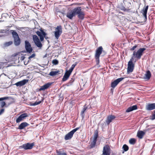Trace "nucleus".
Returning a JSON list of instances; mask_svg holds the SVG:
<instances>
[{
    "label": "nucleus",
    "instance_id": "nucleus-1",
    "mask_svg": "<svg viewBox=\"0 0 155 155\" xmlns=\"http://www.w3.org/2000/svg\"><path fill=\"white\" fill-rule=\"evenodd\" d=\"M77 15L78 18L83 20L84 16V13L82 10L81 7H78L75 8L72 10L69 11L67 13L66 16L70 19H72L73 17Z\"/></svg>",
    "mask_w": 155,
    "mask_h": 155
},
{
    "label": "nucleus",
    "instance_id": "nucleus-2",
    "mask_svg": "<svg viewBox=\"0 0 155 155\" xmlns=\"http://www.w3.org/2000/svg\"><path fill=\"white\" fill-rule=\"evenodd\" d=\"M146 50L145 48H141L138 49L137 52L134 51L133 55L135 58H137L138 59H140L143 55V53L144 51Z\"/></svg>",
    "mask_w": 155,
    "mask_h": 155
},
{
    "label": "nucleus",
    "instance_id": "nucleus-3",
    "mask_svg": "<svg viewBox=\"0 0 155 155\" xmlns=\"http://www.w3.org/2000/svg\"><path fill=\"white\" fill-rule=\"evenodd\" d=\"M103 48L101 46L99 47L96 51L95 57L96 59L97 64L99 63L100 56L101 54Z\"/></svg>",
    "mask_w": 155,
    "mask_h": 155
},
{
    "label": "nucleus",
    "instance_id": "nucleus-4",
    "mask_svg": "<svg viewBox=\"0 0 155 155\" xmlns=\"http://www.w3.org/2000/svg\"><path fill=\"white\" fill-rule=\"evenodd\" d=\"M78 129L79 128H75L66 134L64 138V139L65 140L71 139L74 133L76 132Z\"/></svg>",
    "mask_w": 155,
    "mask_h": 155
},
{
    "label": "nucleus",
    "instance_id": "nucleus-5",
    "mask_svg": "<svg viewBox=\"0 0 155 155\" xmlns=\"http://www.w3.org/2000/svg\"><path fill=\"white\" fill-rule=\"evenodd\" d=\"M33 39L35 45L38 47L41 48L42 47V45L36 35H34L33 36Z\"/></svg>",
    "mask_w": 155,
    "mask_h": 155
},
{
    "label": "nucleus",
    "instance_id": "nucleus-6",
    "mask_svg": "<svg viewBox=\"0 0 155 155\" xmlns=\"http://www.w3.org/2000/svg\"><path fill=\"white\" fill-rule=\"evenodd\" d=\"M62 32L61 26H57L54 32V36L57 39H58Z\"/></svg>",
    "mask_w": 155,
    "mask_h": 155
},
{
    "label": "nucleus",
    "instance_id": "nucleus-7",
    "mask_svg": "<svg viewBox=\"0 0 155 155\" xmlns=\"http://www.w3.org/2000/svg\"><path fill=\"white\" fill-rule=\"evenodd\" d=\"M36 34L40 37V41H43L44 37H45L46 39L48 38V37L45 36L46 35V34L42 30L41 31V32L37 31L36 32Z\"/></svg>",
    "mask_w": 155,
    "mask_h": 155
},
{
    "label": "nucleus",
    "instance_id": "nucleus-8",
    "mask_svg": "<svg viewBox=\"0 0 155 155\" xmlns=\"http://www.w3.org/2000/svg\"><path fill=\"white\" fill-rule=\"evenodd\" d=\"M132 59H131L129 61L128 64L127 71L128 73H130L133 71L134 68V64L132 62Z\"/></svg>",
    "mask_w": 155,
    "mask_h": 155
},
{
    "label": "nucleus",
    "instance_id": "nucleus-9",
    "mask_svg": "<svg viewBox=\"0 0 155 155\" xmlns=\"http://www.w3.org/2000/svg\"><path fill=\"white\" fill-rule=\"evenodd\" d=\"M25 48L27 52L30 53L32 51L33 49L31 46V45L28 41H25Z\"/></svg>",
    "mask_w": 155,
    "mask_h": 155
},
{
    "label": "nucleus",
    "instance_id": "nucleus-10",
    "mask_svg": "<svg viewBox=\"0 0 155 155\" xmlns=\"http://www.w3.org/2000/svg\"><path fill=\"white\" fill-rule=\"evenodd\" d=\"M98 137V132H95L92 141L91 142L90 145L91 147L93 148L94 147L96 143L97 139Z\"/></svg>",
    "mask_w": 155,
    "mask_h": 155
},
{
    "label": "nucleus",
    "instance_id": "nucleus-11",
    "mask_svg": "<svg viewBox=\"0 0 155 155\" xmlns=\"http://www.w3.org/2000/svg\"><path fill=\"white\" fill-rule=\"evenodd\" d=\"M124 79V78H120L117 79L111 83V87L113 88H114L118 84L123 80Z\"/></svg>",
    "mask_w": 155,
    "mask_h": 155
},
{
    "label": "nucleus",
    "instance_id": "nucleus-12",
    "mask_svg": "<svg viewBox=\"0 0 155 155\" xmlns=\"http://www.w3.org/2000/svg\"><path fill=\"white\" fill-rule=\"evenodd\" d=\"M34 145V143H27L24 144L22 146V147L25 150H29L31 149Z\"/></svg>",
    "mask_w": 155,
    "mask_h": 155
},
{
    "label": "nucleus",
    "instance_id": "nucleus-13",
    "mask_svg": "<svg viewBox=\"0 0 155 155\" xmlns=\"http://www.w3.org/2000/svg\"><path fill=\"white\" fill-rule=\"evenodd\" d=\"M27 114L26 113H23L21 114L16 120V122L18 123L22 121L26 117H28Z\"/></svg>",
    "mask_w": 155,
    "mask_h": 155
},
{
    "label": "nucleus",
    "instance_id": "nucleus-14",
    "mask_svg": "<svg viewBox=\"0 0 155 155\" xmlns=\"http://www.w3.org/2000/svg\"><path fill=\"white\" fill-rule=\"evenodd\" d=\"M116 118V117L113 115H110L108 116L106 120V123L107 125H109L110 123Z\"/></svg>",
    "mask_w": 155,
    "mask_h": 155
},
{
    "label": "nucleus",
    "instance_id": "nucleus-15",
    "mask_svg": "<svg viewBox=\"0 0 155 155\" xmlns=\"http://www.w3.org/2000/svg\"><path fill=\"white\" fill-rule=\"evenodd\" d=\"M110 148L108 145H106L103 148V155H110Z\"/></svg>",
    "mask_w": 155,
    "mask_h": 155
},
{
    "label": "nucleus",
    "instance_id": "nucleus-16",
    "mask_svg": "<svg viewBox=\"0 0 155 155\" xmlns=\"http://www.w3.org/2000/svg\"><path fill=\"white\" fill-rule=\"evenodd\" d=\"M28 81V80L24 79L21 81L17 82L15 84V85L17 86H21L25 85Z\"/></svg>",
    "mask_w": 155,
    "mask_h": 155
},
{
    "label": "nucleus",
    "instance_id": "nucleus-17",
    "mask_svg": "<svg viewBox=\"0 0 155 155\" xmlns=\"http://www.w3.org/2000/svg\"><path fill=\"white\" fill-rule=\"evenodd\" d=\"M148 8V6L147 5L145 8H144L141 11V13H142L144 17L146 20L147 19V14Z\"/></svg>",
    "mask_w": 155,
    "mask_h": 155
},
{
    "label": "nucleus",
    "instance_id": "nucleus-18",
    "mask_svg": "<svg viewBox=\"0 0 155 155\" xmlns=\"http://www.w3.org/2000/svg\"><path fill=\"white\" fill-rule=\"evenodd\" d=\"M155 109V103L149 104L146 106V109L147 110H153Z\"/></svg>",
    "mask_w": 155,
    "mask_h": 155
},
{
    "label": "nucleus",
    "instance_id": "nucleus-19",
    "mask_svg": "<svg viewBox=\"0 0 155 155\" xmlns=\"http://www.w3.org/2000/svg\"><path fill=\"white\" fill-rule=\"evenodd\" d=\"M52 83H48L44 85L41 86L39 90L40 91H43L48 88L51 84Z\"/></svg>",
    "mask_w": 155,
    "mask_h": 155
},
{
    "label": "nucleus",
    "instance_id": "nucleus-20",
    "mask_svg": "<svg viewBox=\"0 0 155 155\" xmlns=\"http://www.w3.org/2000/svg\"><path fill=\"white\" fill-rule=\"evenodd\" d=\"M151 76V74L149 71H147L145 74V76L143 78L144 79L148 80Z\"/></svg>",
    "mask_w": 155,
    "mask_h": 155
},
{
    "label": "nucleus",
    "instance_id": "nucleus-21",
    "mask_svg": "<svg viewBox=\"0 0 155 155\" xmlns=\"http://www.w3.org/2000/svg\"><path fill=\"white\" fill-rule=\"evenodd\" d=\"M28 125V124L26 122H23L19 126L18 129L20 130L23 129Z\"/></svg>",
    "mask_w": 155,
    "mask_h": 155
},
{
    "label": "nucleus",
    "instance_id": "nucleus-22",
    "mask_svg": "<svg viewBox=\"0 0 155 155\" xmlns=\"http://www.w3.org/2000/svg\"><path fill=\"white\" fill-rule=\"evenodd\" d=\"M145 134V133L142 130L139 131L137 133V136L139 138L142 139Z\"/></svg>",
    "mask_w": 155,
    "mask_h": 155
},
{
    "label": "nucleus",
    "instance_id": "nucleus-23",
    "mask_svg": "<svg viewBox=\"0 0 155 155\" xmlns=\"http://www.w3.org/2000/svg\"><path fill=\"white\" fill-rule=\"evenodd\" d=\"M137 109V105H133L132 106H131L128 107L127 110L126 111L127 112H129L133 110H136Z\"/></svg>",
    "mask_w": 155,
    "mask_h": 155
},
{
    "label": "nucleus",
    "instance_id": "nucleus-24",
    "mask_svg": "<svg viewBox=\"0 0 155 155\" xmlns=\"http://www.w3.org/2000/svg\"><path fill=\"white\" fill-rule=\"evenodd\" d=\"M71 74L68 72L66 71L62 78V81H66L69 78Z\"/></svg>",
    "mask_w": 155,
    "mask_h": 155
},
{
    "label": "nucleus",
    "instance_id": "nucleus-25",
    "mask_svg": "<svg viewBox=\"0 0 155 155\" xmlns=\"http://www.w3.org/2000/svg\"><path fill=\"white\" fill-rule=\"evenodd\" d=\"M59 72L60 71L59 70L56 71H52L50 72L49 75L51 76H53L59 74Z\"/></svg>",
    "mask_w": 155,
    "mask_h": 155
},
{
    "label": "nucleus",
    "instance_id": "nucleus-26",
    "mask_svg": "<svg viewBox=\"0 0 155 155\" xmlns=\"http://www.w3.org/2000/svg\"><path fill=\"white\" fill-rule=\"evenodd\" d=\"M57 155H67L66 153L64 152L63 150H57L56 151Z\"/></svg>",
    "mask_w": 155,
    "mask_h": 155
},
{
    "label": "nucleus",
    "instance_id": "nucleus-27",
    "mask_svg": "<svg viewBox=\"0 0 155 155\" xmlns=\"http://www.w3.org/2000/svg\"><path fill=\"white\" fill-rule=\"evenodd\" d=\"M14 44L16 46L19 45L20 43V40L19 37L14 38Z\"/></svg>",
    "mask_w": 155,
    "mask_h": 155
},
{
    "label": "nucleus",
    "instance_id": "nucleus-28",
    "mask_svg": "<svg viewBox=\"0 0 155 155\" xmlns=\"http://www.w3.org/2000/svg\"><path fill=\"white\" fill-rule=\"evenodd\" d=\"M12 41H9L8 42H6L4 44V45L5 47H7L10 46V45H12Z\"/></svg>",
    "mask_w": 155,
    "mask_h": 155
},
{
    "label": "nucleus",
    "instance_id": "nucleus-29",
    "mask_svg": "<svg viewBox=\"0 0 155 155\" xmlns=\"http://www.w3.org/2000/svg\"><path fill=\"white\" fill-rule=\"evenodd\" d=\"M136 140L134 138H131L129 140V143L131 144H134L136 142Z\"/></svg>",
    "mask_w": 155,
    "mask_h": 155
},
{
    "label": "nucleus",
    "instance_id": "nucleus-30",
    "mask_svg": "<svg viewBox=\"0 0 155 155\" xmlns=\"http://www.w3.org/2000/svg\"><path fill=\"white\" fill-rule=\"evenodd\" d=\"M13 36L14 38L19 37L18 34L15 31H13L12 32Z\"/></svg>",
    "mask_w": 155,
    "mask_h": 155
},
{
    "label": "nucleus",
    "instance_id": "nucleus-31",
    "mask_svg": "<svg viewBox=\"0 0 155 155\" xmlns=\"http://www.w3.org/2000/svg\"><path fill=\"white\" fill-rule=\"evenodd\" d=\"M43 99H42L41 100V101H36L35 103H33L32 104V106H35V105H37L38 104H39L40 103H41V102H42V101H43Z\"/></svg>",
    "mask_w": 155,
    "mask_h": 155
},
{
    "label": "nucleus",
    "instance_id": "nucleus-32",
    "mask_svg": "<svg viewBox=\"0 0 155 155\" xmlns=\"http://www.w3.org/2000/svg\"><path fill=\"white\" fill-rule=\"evenodd\" d=\"M123 149L125 151H126L128 150L129 149L128 147L126 144H124L123 146Z\"/></svg>",
    "mask_w": 155,
    "mask_h": 155
},
{
    "label": "nucleus",
    "instance_id": "nucleus-33",
    "mask_svg": "<svg viewBox=\"0 0 155 155\" xmlns=\"http://www.w3.org/2000/svg\"><path fill=\"white\" fill-rule=\"evenodd\" d=\"M87 108V107H86L85 106H84V107L83 109V110L81 111V114L83 116V115L84 112L86 110Z\"/></svg>",
    "mask_w": 155,
    "mask_h": 155
},
{
    "label": "nucleus",
    "instance_id": "nucleus-34",
    "mask_svg": "<svg viewBox=\"0 0 155 155\" xmlns=\"http://www.w3.org/2000/svg\"><path fill=\"white\" fill-rule=\"evenodd\" d=\"M52 63L54 64L57 65L58 64V61L56 59H54L52 61Z\"/></svg>",
    "mask_w": 155,
    "mask_h": 155
},
{
    "label": "nucleus",
    "instance_id": "nucleus-35",
    "mask_svg": "<svg viewBox=\"0 0 155 155\" xmlns=\"http://www.w3.org/2000/svg\"><path fill=\"white\" fill-rule=\"evenodd\" d=\"M151 117V118L150 119L152 120L155 119V110L154 111V113L153 114Z\"/></svg>",
    "mask_w": 155,
    "mask_h": 155
},
{
    "label": "nucleus",
    "instance_id": "nucleus-36",
    "mask_svg": "<svg viewBox=\"0 0 155 155\" xmlns=\"http://www.w3.org/2000/svg\"><path fill=\"white\" fill-rule=\"evenodd\" d=\"M5 103L4 101H2L0 102V105L2 107H3L5 105Z\"/></svg>",
    "mask_w": 155,
    "mask_h": 155
},
{
    "label": "nucleus",
    "instance_id": "nucleus-37",
    "mask_svg": "<svg viewBox=\"0 0 155 155\" xmlns=\"http://www.w3.org/2000/svg\"><path fill=\"white\" fill-rule=\"evenodd\" d=\"M73 69H74V68H72L71 67V68L69 69V70L68 71H67V72H68L70 74H71V72H72V71H73Z\"/></svg>",
    "mask_w": 155,
    "mask_h": 155
},
{
    "label": "nucleus",
    "instance_id": "nucleus-38",
    "mask_svg": "<svg viewBox=\"0 0 155 155\" xmlns=\"http://www.w3.org/2000/svg\"><path fill=\"white\" fill-rule=\"evenodd\" d=\"M73 69H74V68H72L71 67V68L69 69V70L68 71H67V72H68L70 74H71V72H72V71H73Z\"/></svg>",
    "mask_w": 155,
    "mask_h": 155
},
{
    "label": "nucleus",
    "instance_id": "nucleus-39",
    "mask_svg": "<svg viewBox=\"0 0 155 155\" xmlns=\"http://www.w3.org/2000/svg\"><path fill=\"white\" fill-rule=\"evenodd\" d=\"M73 69H74V68H72L71 67V68L69 69V70L68 71H67V72H68L70 74H71V72H72V71H73Z\"/></svg>",
    "mask_w": 155,
    "mask_h": 155
},
{
    "label": "nucleus",
    "instance_id": "nucleus-40",
    "mask_svg": "<svg viewBox=\"0 0 155 155\" xmlns=\"http://www.w3.org/2000/svg\"><path fill=\"white\" fill-rule=\"evenodd\" d=\"M8 98V97H3L0 98V101H2L3 100L7 99Z\"/></svg>",
    "mask_w": 155,
    "mask_h": 155
},
{
    "label": "nucleus",
    "instance_id": "nucleus-41",
    "mask_svg": "<svg viewBox=\"0 0 155 155\" xmlns=\"http://www.w3.org/2000/svg\"><path fill=\"white\" fill-rule=\"evenodd\" d=\"M35 56V54L34 53L32 54L28 58L29 59H30L31 58L34 57Z\"/></svg>",
    "mask_w": 155,
    "mask_h": 155
},
{
    "label": "nucleus",
    "instance_id": "nucleus-42",
    "mask_svg": "<svg viewBox=\"0 0 155 155\" xmlns=\"http://www.w3.org/2000/svg\"><path fill=\"white\" fill-rule=\"evenodd\" d=\"M137 45H135L130 49V50L131 51H133L137 48Z\"/></svg>",
    "mask_w": 155,
    "mask_h": 155
},
{
    "label": "nucleus",
    "instance_id": "nucleus-43",
    "mask_svg": "<svg viewBox=\"0 0 155 155\" xmlns=\"http://www.w3.org/2000/svg\"><path fill=\"white\" fill-rule=\"evenodd\" d=\"M4 109H2L0 111V115L1 114L4 112Z\"/></svg>",
    "mask_w": 155,
    "mask_h": 155
},
{
    "label": "nucleus",
    "instance_id": "nucleus-44",
    "mask_svg": "<svg viewBox=\"0 0 155 155\" xmlns=\"http://www.w3.org/2000/svg\"><path fill=\"white\" fill-rule=\"evenodd\" d=\"M76 64H77L76 63H75V64H73L72 65L71 67L74 68L75 67V66L76 65Z\"/></svg>",
    "mask_w": 155,
    "mask_h": 155
},
{
    "label": "nucleus",
    "instance_id": "nucleus-45",
    "mask_svg": "<svg viewBox=\"0 0 155 155\" xmlns=\"http://www.w3.org/2000/svg\"><path fill=\"white\" fill-rule=\"evenodd\" d=\"M0 32L2 33H4L5 32V30H1L0 31Z\"/></svg>",
    "mask_w": 155,
    "mask_h": 155
},
{
    "label": "nucleus",
    "instance_id": "nucleus-46",
    "mask_svg": "<svg viewBox=\"0 0 155 155\" xmlns=\"http://www.w3.org/2000/svg\"><path fill=\"white\" fill-rule=\"evenodd\" d=\"M24 57H22V60H23L24 59Z\"/></svg>",
    "mask_w": 155,
    "mask_h": 155
},
{
    "label": "nucleus",
    "instance_id": "nucleus-47",
    "mask_svg": "<svg viewBox=\"0 0 155 155\" xmlns=\"http://www.w3.org/2000/svg\"><path fill=\"white\" fill-rule=\"evenodd\" d=\"M2 36H3V35H0V37H2Z\"/></svg>",
    "mask_w": 155,
    "mask_h": 155
},
{
    "label": "nucleus",
    "instance_id": "nucleus-48",
    "mask_svg": "<svg viewBox=\"0 0 155 155\" xmlns=\"http://www.w3.org/2000/svg\"><path fill=\"white\" fill-rule=\"evenodd\" d=\"M127 3L128 4H130V3H129V2H127Z\"/></svg>",
    "mask_w": 155,
    "mask_h": 155
},
{
    "label": "nucleus",
    "instance_id": "nucleus-49",
    "mask_svg": "<svg viewBox=\"0 0 155 155\" xmlns=\"http://www.w3.org/2000/svg\"><path fill=\"white\" fill-rule=\"evenodd\" d=\"M124 2H125V1H123V2H124Z\"/></svg>",
    "mask_w": 155,
    "mask_h": 155
},
{
    "label": "nucleus",
    "instance_id": "nucleus-50",
    "mask_svg": "<svg viewBox=\"0 0 155 155\" xmlns=\"http://www.w3.org/2000/svg\"><path fill=\"white\" fill-rule=\"evenodd\" d=\"M24 64H25V65H26V64H25V62L24 63Z\"/></svg>",
    "mask_w": 155,
    "mask_h": 155
}]
</instances>
